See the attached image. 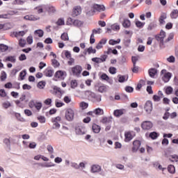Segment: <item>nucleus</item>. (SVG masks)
Segmentation results:
<instances>
[{
    "label": "nucleus",
    "instance_id": "4d7b16f0",
    "mask_svg": "<svg viewBox=\"0 0 178 178\" xmlns=\"http://www.w3.org/2000/svg\"><path fill=\"white\" fill-rule=\"evenodd\" d=\"M155 27H156V25H155V24L154 23H150L147 27V30H149V31H151V30H154V29H155Z\"/></svg>",
    "mask_w": 178,
    "mask_h": 178
},
{
    "label": "nucleus",
    "instance_id": "a211bd4d",
    "mask_svg": "<svg viewBox=\"0 0 178 178\" xmlns=\"http://www.w3.org/2000/svg\"><path fill=\"white\" fill-rule=\"evenodd\" d=\"M167 17H168V15L165 13H163L161 15V16L159 18V22L161 26L165 24V20H166Z\"/></svg>",
    "mask_w": 178,
    "mask_h": 178
},
{
    "label": "nucleus",
    "instance_id": "20e7f679",
    "mask_svg": "<svg viewBox=\"0 0 178 178\" xmlns=\"http://www.w3.org/2000/svg\"><path fill=\"white\" fill-rule=\"evenodd\" d=\"M165 37H166V32L163 30H161L160 33L155 36V38L156 41H159V42H161V44L165 43Z\"/></svg>",
    "mask_w": 178,
    "mask_h": 178
},
{
    "label": "nucleus",
    "instance_id": "4be33fe9",
    "mask_svg": "<svg viewBox=\"0 0 178 178\" xmlns=\"http://www.w3.org/2000/svg\"><path fill=\"white\" fill-rule=\"evenodd\" d=\"M114 116L116 118H120L122 115H124V109H117L114 111Z\"/></svg>",
    "mask_w": 178,
    "mask_h": 178
},
{
    "label": "nucleus",
    "instance_id": "f03ea898",
    "mask_svg": "<svg viewBox=\"0 0 178 178\" xmlns=\"http://www.w3.org/2000/svg\"><path fill=\"white\" fill-rule=\"evenodd\" d=\"M67 24L70 26H74L75 27H81L84 22L79 19H73L72 17H69L67 20Z\"/></svg>",
    "mask_w": 178,
    "mask_h": 178
},
{
    "label": "nucleus",
    "instance_id": "6e6d98bb",
    "mask_svg": "<svg viewBox=\"0 0 178 178\" xmlns=\"http://www.w3.org/2000/svg\"><path fill=\"white\" fill-rule=\"evenodd\" d=\"M108 72L111 74H116V68L115 67H111L108 69Z\"/></svg>",
    "mask_w": 178,
    "mask_h": 178
},
{
    "label": "nucleus",
    "instance_id": "2eb2a0df",
    "mask_svg": "<svg viewBox=\"0 0 178 178\" xmlns=\"http://www.w3.org/2000/svg\"><path fill=\"white\" fill-rule=\"evenodd\" d=\"M27 31H21L19 32H12L10 36L15 38H19V37H23Z\"/></svg>",
    "mask_w": 178,
    "mask_h": 178
},
{
    "label": "nucleus",
    "instance_id": "680f3d73",
    "mask_svg": "<svg viewBox=\"0 0 178 178\" xmlns=\"http://www.w3.org/2000/svg\"><path fill=\"white\" fill-rule=\"evenodd\" d=\"M35 147H37V143H35V142H32L29 143V148H30L31 149H34Z\"/></svg>",
    "mask_w": 178,
    "mask_h": 178
},
{
    "label": "nucleus",
    "instance_id": "58836bf2",
    "mask_svg": "<svg viewBox=\"0 0 178 178\" xmlns=\"http://www.w3.org/2000/svg\"><path fill=\"white\" fill-rule=\"evenodd\" d=\"M35 108L39 112V111L41 110V108H42V103L40 102H35Z\"/></svg>",
    "mask_w": 178,
    "mask_h": 178
},
{
    "label": "nucleus",
    "instance_id": "412c9836",
    "mask_svg": "<svg viewBox=\"0 0 178 178\" xmlns=\"http://www.w3.org/2000/svg\"><path fill=\"white\" fill-rule=\"evenodd\" d=\"M124 137H125L124 138L125 143H129V141H131V140H133V135L130 131L125 132Z\"/></svg>",
    "mask_w": 178,
    "mask_h": 178
},
{
    "label": "nucleus",
    "instance_id": "052dcab7",
    "mask_svg": "<svg viewBox=\"0 0 178 178\" xmlns=\"http://www.w3.org/2000/svg\"><path fill=\"white\" fill-rule=\"evenodd\" d=\"M47 149L50 154H54V147H52V145H48L47 147Z\"/></svg>",
    "mask_w": 178,
    "mask_h": 178
},
{
    "label": "nucleus",
    "instance_id": "393cba45",
    "mask_svg": "<svg viewBox=\"0 0 178 178\" xmlns=\"http://www.w3.org/2000/svg\"><path fill=\"white\" fill-rule=\"evenodd\" d=\"M92 130L93 133L98 134V133L101 131V127L99 125H97V124H93L92 126Z\"/></svg>",
    "mask_w": 178,
    "mask_h": 178
},
{
    "label": "nucleus",
    "instance_id": "6e6552de",
    "mask_svg": "<svg viewBox=\"0 0 178 178\" xmlns=\"http://www.w3.org/2000/svg\"><path fill=\"white\" fill-rule=\"evenodd\" d=\"M55 79H59L60 80H65L66 77V72L63 71H57L54 75Z\"/></svg>",
    "mask_w": 178,
    "mask_h": 178
},
{
    "label": "nucleus",
    "instance_id": "c85d7f7f",
    "mask_svg": "<svg viewBox=\"0 0 178 178\" xmlns=\"http://www.w3.org/2000/svg\"><path fill=\"white\" fill-rule=\"evenodd\" d=\"M44 74L47 77H52V76H54V70L47 68L44 71Z\"/></svg>",
    "mask_w": 178,
    "mask_h": 178
},
{
    "label": "nucleus",
    "instance_id": "49530a36",
    "mask_svg": "<svg viewBox=\"0 0 178 178\" xmlns=\"http://www.w3.org/2000/svg\"><path fill=\"white\" fill-rule=\"evenodd\" d=\"M145 23H143L140 21H137L136 22V27H138V29H143V27H144Z\"/></svg>",
    "mask_w": 178,
    "mask_h": 178
},
{
    "label": "nucleus",
    "instance_id": "69168bd1",
    "mask_svg": "<svg viewBox=\"0 0 178 178\" xmlns=\"http://www.w3.org/2000/svg\"><path fill=\"white\" fill-rule=\"evenodd\" d=\"M101 79L102 80H105L106 81H108L109 80V76L106 75V74H102L101 75Z\"/></svg>",
    "mask_w": 178,
    "mask_h": 178
},
{
    "label": "nucleus",
    "instance_id": "de8ad7c7",
    "mask_svg": "<svg viewBox=\"0 0 178 178\" xmlns=\"http://www.w3.org/2000/svg\"><path fill=\"white\" fill-rule=\"evenodd\" d=\"M107 55H109V54H113L114 55H118V50L112 49H108V51H106Z\"/></svg>",
    "mask_w": 178,
    "mask_h": 178
},
{
    "label": "nucleus",
    "instance_id": "423d86ee",
    "mask_svg": "<svg viewBox=\"0 0 178 178\" xmlns=\"http://www.w3.org/2000/svg\"><path fill=\"white\" fill-rule=\"evenodd\" d=\"M26 44H29V45L33 44V35L28 36L26 40L24 39H20L19 40V45H26Z\"/></svg>",
    "mask_w": 178,
    "mask_h": 178
},
{
    "label": "nucleus",
    "instance_id": "9d476101",
    "mask_svg": "<svg viewBox=\"0 0 178 178\" xmlns=\"http://www.w3.org/2000/svg\"><path fill=\"white\" fill-rule=\"evenodd\" d=\"M82 70L83 69L80 65H76L72 68V72L75 76H79L81 73Z\"/></svg>",
    "mask_w": 178,
    "mask_h": 178
},
{
    "label": "nucleus",
    "instance_id": "bf43d9fd",
    "mask_svg": "<svg viewBox=\"0 0 178 178\" xmlns=\"http://www.w3.org/2000/svg\"><path fill=\"white\" fill-rule=\"evenodd\" d=\"M38 120H39L40 123H45L46 119L44 116H39L38 117Z\"/></svg>",
    "mask_w": 178,
    "mask_h": 178
},
{
    "label": "nucleus",
    "instance_id": "ea45409f",
    "mask_svg": "<svg viewBox=\"0 0 178 178\" xmlns=\"http://www.w3.org/2000/svg\"><path fill=\"white\" fill-rule=\"evenodd\" d=\"M171 162H178V156L176 154L172 155L169 158Z\"/></svg>",
    "mask_w": 178,
    "mask_h": 178
},
{
    "label": "nucleus",
    "instance_id": "7ed1b4c3",
    "mask_svg": "<svg viewBox=\"0 0 178 178\" xmlns=\"http://www.w3.org/2000/svg\"><path fill=\"white\" fill-rule=\"evenodd\" d=\"M161 76L163 81L164 83H168V81L172 79V73L168 72L166 70H162L161 72Z\"/></svg>",
    "mask_w": 178,
    "mask_h": 178
},
{
    "label": "nucleus",
    "instance_id": "79ce46f5",
    "mask_svg": "<svg viewBox=\"0 0 178 178\" xmlns=\"http://www.w3.org/2000/svg\"><path fill=\"white\" fill-rule=\"evenodd\" d=\"M120 42V39H118L117 40H110L108 44L110 45H116V44H119Z\"/></svg>",
    "mask_w": 178,
    "mask_h": 178
},
{
    "label": "nucleus",
    "instance_id": "37998d69",
    "mask_svg": "<svg viewBox=\"0 0 178 178\" xmlns=\"http://www.w3.org/2000/svg\"><path fill=\"white\" fill-rule=\"evenodd\" d=\"M172 92H173V88L172 87L168 86V87L166 88L165 93L168 95H170V94H172Z\"/></svg>",
    "mask_w": 178,
    "mask_h": 178
},
{
    "label": "nucleus",
    "instance_id": "338daca9",
    "mask_svg": "<svg viewBox=\"0 0 178 178\" xmlns=\"http://www.w3.org/2000/svg\"><path fill=\"white\" fill-rule=\"evenodd\" d=\"M68 59H69V60L67 62V64L69 65V66H72V65L74 64V58L71 57Z\"/></svg>",
    "mask_w": 178,
    "mask_h": 178
},
{
    "label": "nucleus",
    "instance_id": "e2e57ef3",
    "mask_svg": "<svg viewBox=\"0 0 178 178\" xmlns=\"http://www.w3.org/2000/svg\"><path fill=\"white\" fill-rule=\"evenodd\" d=\"M24 1L23 0H15L14 5H23Z\"/></svg>",
    "mask_w": 178,
    "mask_h": 178
},
{
    "label": "nucleus",
    "instance_id": "1a4fd4ad",
    "mask_svg": "<svg viewBox=\"0 0 178 178\" xmlns=\"http://www.w3.org/2000/svg\"><path fill=\"white\" fill-rule=\"evenodd\" d=\"M144 108L145 110V112H147V113H151V112H152V102L151 101L146 102Z\"/></svg>",
    "mask_w": 178,
    "mask_h": 178
},
{
    "label": "nucleus",
    "instance_id": "13d9d810",
    "mask_svg": "<svg viewBox=\"0 0 178 178\" xmlns=\"http://www.w3.org/2000/svg\"><path fill=\"white\" fill-rule=\"evenodd\" d=\"M92 61L95 62V63H102V60L100 59V58H92Z\"/></svg>",
    "mask_w": 178,
    "mask_h": 178
},
{
    "label": "nucleus",
    "instance_id": "4468645a",
    "mask_svg": "<svg viewBox=\"0 0 178 178\" xmlns=\"http://www.w3.org/2000/svg\"><path fill=\"white\" fill-rule=\"evenodd\" d=\"M140 147H141V142L140 140H134L133 142L132 152H137Z\"/></svg>",
    "mask_w": 178,
    "mask_h": 178
},
{
    "label": "nucleus",
    "instance_id": "7c9ffc66",
    "mask_svg": "<svg viewBox=\"0 0 178 178\" xmlns=\"http://www.w3.org/2000/svg\"><path fill=\"white\" fill-rule=\"evenodd\" d=\"M157 70L155 68H151L149 70V74L150 76V77L154 78L155 77V74H156L157 73Z\"/></svg>",
    "mask_w": 178,
    "mask_h": 178
},
{
    "label": "nucleus",
    "instance_id": "864d4df0",
    "mask_svg": "<svg viewBox=\"0 0 178 178\" xmlns=\"http://www.w3.org/2000/svg\"><path fill=\"white\" fill-rule=\"evenodd\" d=\"M80 106L82 108V109H87V108H88V104L82 102L80 103Z\"/></svg>",
    "mask_w": 178,
    "mask_h": 178
},
{
    "label": "nucleus",
    "instance_id": "a18cd8bd",
    "mask_svg": "<svg viewBox=\"0 0 178 178\" xmlns=\"http://www.w3.org/2000/svg\"><path fill=\"white\" fill-rule=\"evenodd\" d=\"M8 49H9L8 45H0V52H6Z\"/></svg>",
    "mask_w": 178,
    "mask_h": 178
},
{
    "label": "nucleus",
    "instance_id": "774afa93",
    "mask_svg": "<svg viewBox=\"0 0 178 178\" xmlns=\"http://www.w3.org/2000/svg\"><path fill=\"white\" fill-rule=\"evenodd\" d=\"M125 91H127V92H133V91H134V88L131 86H127L125 88Z\"/></svg>",
    "mask_w": 178,
    "mask_h": 178
},
{
    "label": "nucleus",
    "instance_id": "2f4dec72",
    "mask_svg": "<svg viewBox=\"0 0 178 178\" xmlns=\"http://www.w3.org/2000/svg\"><path fill=\"white\" fill-rule=\"evenodd\" d=\"M173 38H175V33H170L168 35V38H166V39L164 40V42H165V43L170 42V41H172V40H173Z\"/></svg>",
    "mask_w": 178,
    "mask_h": 178
},
{
    "label": "nucleus",
    "instance_id": "4c0bfd02",
    "mask_svg": "<svg viewBox=\"0 0 178 178\" xmlns=\"http://www.w3.org/2000/svg\"><path fill=\"white\" fill-rule=\"evenodd\" d=\"M111 30L119 31V30H120V26L118 24H114L111 26Z\"/></svg>",
    "mask_w": 178,
    "mask_h": 178
},
{
    "label": "nucleus",
    "instance_id": "f8f14e48",
    "mask_svg": "<svg viewBox=\"0 0 178 178\" xmlns=\"http://www.w3.org/2000/svg\"><path fill=\"white\" fill-rule=\"evenodd\" d=\"M24 20H29L31 22H35L40 20V17L35 15H25L24 17Z\"/></svg>",
    "mask_w": 178,
    "mask_h": 178
},
{
    "label": "nucleus",
    "instance_id": "b1692460",
    "mask_svg": "<svg viewBox=\"0 0 178 178\" xmlns=\"http://www.w3.org/2000/svg\"><path fill=\"white\" fill-rule=\"evenodd\" d=\"M100 122L101 123H103V124H108V123H112V117H104Z\"/></svg>",
    "mask_w": 178,
    "mask_h": 178
},
{
    "label": "nucleus",
    "instance_id": "a19ab883",
    "mask_svg": "<svg viewBox=\"0 0 178 178\" xmlns=\"http://www.w3.org/2000/svg\"><path fill=\"white\" fill-rule=\"evenodd\" d=\"M26 74H27V72L26 71V70H22L19 73L20 79L21 80H24V77H26Z\"/></svg>",
    "mask_w": 178,
    "mask_h": 178
},
{
    "label": "nucleus",
    "instance_id": "5fc2aeb1",
    "mask_svg": "<svg viewBox=\"0 0 178 178\" xmlns=\"http://www.w3.org/2000/svg\"><path fill=\"white\" fill-rule=\"evenodd\" d=\"M87 52L90 54H95L97 52V50H95V49H92V47H89L87 49Z\"/></svg>",
    "mask_w": 178,
    "mask_h": 178
},
{
    "label": "nucleus",
    "instance_id": "a878e982",
    "mask_svg": "<svg viewBox=\"0 0 178 178\" xmlns=\"http://www.w3.org/2000/svg\"><path fill=\"white\" fill-rule=\"evenodd\" d=\"M131 26V22H130V20L129 19H124V21L122 22V26L124 29H129V27Z\"/></svg>",
    "mask_w": 178,
    "mask_h": 178
},
{
    "label": "nucleus",
    "instance_id": "f704fd0d",
    "mask_svg": "<svg viewBox=\"0 0 178 178\" xmlns=\"http://www.w3.org/2000/svg\"><path fill=\"white\" fill-rule=\"evenodd\" d=\"M171 19H177L178 17V10H173L170 13Z\"/></svg>",
    "mask_w": 178,
    "mask_h": 178
},
{
    "label": "nucleus",
    "instance_id": "473e14b6",
    "mask_svg": "<svg viewBox=\"0 0 178 178\" xmlns=\"http://www.w3.org/2000/svg\"><path fill=\"white\" fill-rule=\"evenodd\" d=\"M168 171L169 172V173H171V175L176 173V168H175V165H168Z\"/></svg>",
    "mask_w": 178,
    "mask_h": 178
},
{
    "label": "nucleus",
    "instance_id": "bb28decb",
    "mask_svg": "<svg viewBox=\"0 0 178 178\" xmlns=\"http://www.w3.org/2000/svg\"><path fill=\"white\" fill-rule=\"evenodd\" d=\"M129 79L128 75H124V76H118V81L119 83H124V81H127Z\"/></svg>",
    "mask_w": 178,
    "mask_h": 178
},
{
    "label": "nucleus",
    "instance_id": "8fccbe9b",
    "mask_svg": "<svg viewBox=\"0 0 178 178\" xmlns=\"http://www.w3.org/2000/svg\"><path fill=\"white\" fill-rule=\"evenodd\" d=\"M60 38L63 41H67V40H69V35L66 33H63Z\"/></svg>",
    "mask_w": 178,
    "mask_h": 178
},
{
    "label": "nucleus",
    "instance_id": "72a5a7b5",
    "mask_svg": "<svg viewBox=\"0 0 178 178\" xmlns=\"http://www.w3.org/2000/svg\"><path fill=\"white\" fill-rule=\"evenodd\" d=\"M6 60L7 62H11L12 63H16V56H8L6 58Z\"/></svg>",
    "mask_w": 178,
    "mask_h": 178
},
{
    "label": "nucleus",
    "instance_id": "cd10ccee",
    "mask_svg": "<svg viewBox=\"0 0 178 178\" xmlns=\"http://www.w3.org/2000/svg\"><path fill=\"white\" fill-rule=\"evenodd\" d=\"M34 35L35 37H43L44 36V31L41 30V29H38L36 31H34Z\"/></svg>",
    "mask_w": 178,
    "mask_h": 178
},
{
    "label": "nucleus",
    "instance_id": "9b49d317",
    "mask_svg": "<svg viewBox=\"0 0 178 178\" xmlns=\"http://www.w3.org/2000/svg\"><path fill=\"white\" fill-rule=\"evenodd\" d=\"M45 10L48 12L49 15L56 13V8L51 5H45Z\"/></svg>",
    "mask_w": 178,
    "mask_h": 178
},
{
    "label": "nucleus",
    "instance_id": "3c124183",
    "mask_svg": "<svg viewBox=\"0 0 178 178\" xmlns=\"http://www.w3.org/2000/svg\"><path fill=\"white\" fill-rule=\"evenodd\" d=\"M168 62H169L170 63H175L176 58H175V56H170V57H168L167 58Z\"/></svg>",
    "mask_w": 178,
    "mask_h": 178
},
{
    "label": "nucleus",
    "instance_id": "c9c22d12",
    "mask_svg": "<svg viewBox=\"0 0 178 178\" xmlns=\"http://www.w3.org/2000/svg\"><path fill=\"white\" fill-rule=\"evenodd\" d=\"M45 84H47V83H45V81H40L38 83V88H40V90L44 89V88L45 87Z\"/></svg>",
    "mask_w": 178,
    "mask_h": 178
},
{
    "label": "nucleus",
    "instance_id": "f3484780",
    "mask_svg": "<svg viewBox=\"0 0 178 178\" xmlns=\"http://www.w3.org/2000/svg\"><path fill=\"white\" fill-rule=\"evenodd\" d=\"M101 170H102L101 165H97V164L92 165L90 168V172L92 173H99Z\"/></svg>",
    "mask_w": 178,
    "mask_h": 178
},
{
    "label": "nucleus",
    "instance_id": "e433bc0d",
    "mask_svg": "<svg viewBox=\"0 0 178 178\" xmlns=\"http://www.w3.org/2000/svg\"><path fill=\"white\" fill-rule=\"evenodd\" d=\"M52 123H53L52 129L55 130H58V129L60 127V124H59V122H57L56 121H52Z\"/></svg>",
    "mask_w": 178,
    "mask_h": 178
},
{
    "label": "nucleus",
    "instance_id": "aec40b11",
    "mask_svg": "<svg viewBox=\"0 0 178 178\" xmlns=\"http://www.w3.org/2000/svg\"><path fill=\"white\" fill-rule=\"evenodd\" d=\"M93 9L97 12H104L105 10V6L99 4H94Z\"/></svg>",
    "mask_w": 178,
    "mask_h": 178
},
{
    "label": "nucleus",
    "instance_id": "f257e3e1",
    "mask_svg": "<svg viewBox=\"0 0 178 178\" xmlns=\"http://www.w3.org/2000/svg\"><path fill=\"white\" fill-rule=\"evenodd\" d=\"M85 95H87L89 99H91L93 102H101L102 96L100 95H95V93L90 90L86 91Z\"/></svg>",
    "mask_w": 178,
    "mask_h": 178
},
{
    "label": "nucleus",
    "instance_id": "09e8293b",
    "mask_svg": "<svg viewBox=\"0 0 178 178\" xmlns=\"http://www.w3.org/2000/svg\"><path fill=\"white\" fill-rule=\"evenodd\" d=\"M150 138H152V140H155L156 138H158V134L156 132H152L149 134Z\"/></svg>",
    "mask_w": 178,
    "mask_h": 178
},
{
    "label": "nucleus",
    "instance_id": "dca6fc26",
    "mask_svg": "<svg viewBox=\"0 0 178 178\" xmlns=\"http://www.w3.org/2000/svg\"><path fill=\"white\" fill-rule=\"evenodd\" d=\"M141 126L143 130H149V129H152V122L149 121H145L142 123Z\"/></svg>",
    "mask_w": 178,
    "mask_h": 178
},
{
    "label": "nucleus",
    "instance_id": "0e129e2a",
    "mask_svg": "<svg viewBox=\"0 0 178 178\" xmlns=\"http://www.w3.org/2000/svg\"><path fill=\"white\" fill-rule=\"evenodd\" d=\"M71 87L72 88H76V87H77V81L72 80L71 81Z\"/></svg>",
    "mask_w": 178,
    "mask_h": 178
},
{
    "label": "nucleus",
    "instance_id": "39448f33",
    "mask_svg": "<svg viewBox=\"0 0 178 178\" xmlns=\"http://www.w3.org/2000/svg\"><path fill=\"white\" fill-rule=\"evenodd\" d=\"M74 118V111L72 109L68 108L65 112V119L68 120V122H72Z\"/></svg>",
    "mask_w": 178,
    "mask_h": 178
},
{
    "label": "nucleus",
    "instance_id": "0eeeda50",
    "mask_svg": "<svg viewBox=\"0 0 178 178\" xmlns=\"http://www.w3.org/2000/svg\"><path fill=\"white\" fill-rule=\"evenodd\" d=\"M79 15H81V7L80 6H76L74 7L72 10V17H76V16H79Z\"/></svg>",
    "mask_w": 178,
    "mask_h": 178
},
{
    "label": "nucleus",
    "instance_id": "c756f323",
    "mask_svg": "<svg viewBox=\"0 0 178 178\" xmlns=\"http://www.w3.org/2000/svg\"><path fill=\"white\" fill-rule=\"evenodd\" d=\"M68 129L66 127H63L61 129L58 130V134L60 136H65L66 134V131H67Z\"/></svg>",
    "mask_w": 178,
    "mask_h": 178
},
{
    "label": "nucleus",
    "instance_id": "c03bdc74",
    "mask_svg": "<svg viewBox=\"0 0 178 178\" xmlns=\"http://www.w3.org/2000/svg\"><path fill=\"white\" fill-rule=\"evenodd\" d=\"M57 26H65V19L60 18L56 22Z\"/></svg>",
    "mask_w": 178,
    "mask_h": 178
},
{
    "label": "nucleus",
    "instance_id": "5701e85b",
    "mask_svg": "<svg viewBox=\"0 0 178 178\" xmlns=\"http://www.w3.org/2000/svg\"><path fill=\"white\" fill-rule=\"evenodd\" d=\"M53 90H54V94H58V92H59V94H60V96H58L59 98H60L62 97V95H63V94H65V91L62 90V89H60V88H58L57 86H54Z\"/></svg>",
    "mask_w": 178,
    "mask_h": 178
},
{
    "label": "nucleus",
    "instance_id": "ddd939ff",
    "mask_svg": "<svg viewBox=\"0 0 178 178\" xmlns=\"http://www.w3.org/2000/svg\"><path fill=\"white\" fill-rule=\"evenodd\" d=\"M38 15H41L45 12V5H40L34 8L33 9Z\"/></svg>",
    "mask_w": 178,
    "mask_h": 178
},
{
    "label": "nucleus",
    "instance_id": "6ab92c4d",
    "mask_svg": "<svg viewBox=\"0 0 178 178\" xmlns=\"http://www.w3.org/2000/svg\"><path fill=\"white\" fill-rule=\"evenodd\" d=\"M75 131L77 134H79V136H81L83 134H86V128L81 126L77 127L75 129Z\"/></svg>",
    "mask_w": 178,
    "mask_h": 178
},
{
    "label": "nucleus",
    "instance_id": "603ef678",
    "mask_svg": "<svg viewBox=\"0 0 178 178\" xmlns=\"http://www.w3.org/2000/svg\"><path fill=\"white\" fill-rule=\"evenodd\" d=\"M104 113V110L101 108H96L95 110V115H102Z\"/></svg>",
    "mask_w": 178,
    "mask_h": 178
}]
</instances>
